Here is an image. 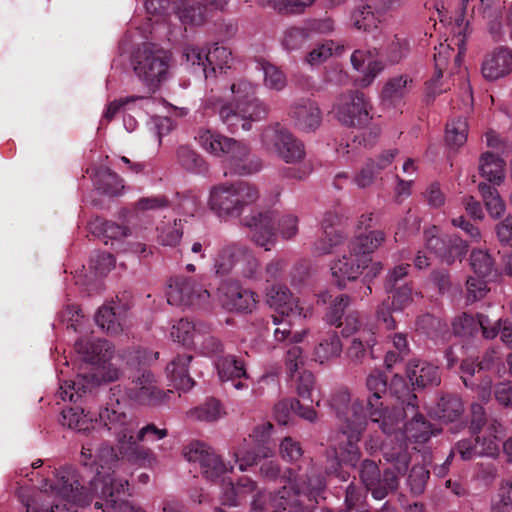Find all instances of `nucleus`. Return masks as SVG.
I'll return each instance as SVG.
<instances>
[{
    "label": "nucleus",
    "instance_id": "9d476101",
    "mask_svg": "<svg viewBox=\"0 0 512 512\" xmlns=\"http://www.w3.org/2000/svg\"><path fill=\"white\" fill-rule=\"evenodd\" d=\"M197 139L208 153L218 157L226 156L230 168L236 174H251L261 167L259 160L249 158V149L241 142L208 129L201 130Z\"/></svg>",
    "mask_w": 512,
    "mask_h": 512
},
{
    "label": "nucleus",
    "instance_id": "de8ad7c7",
    "mask_svg": "<svg viewBox=\"0 0 512 512\" xmlns=\"http://www.w3.org/2000/svg\"><path fill=\"white\" fill-rule=\"evenodd\" d=\"M479 191L490 216L493 218L502 216L505 211V204L498 191L485 183L479 184Z\"/></svg>",
    "mask_w": 512,
    "mask_h": 512
},
{
    "label": "nucleus",
    "instance_id": "13d9d810",
    "mask_svg": "<svg viewBox=\"0 0 512 512\" xmlns=\"http://www.w3.org/2000/svg\"><path fill=\"white\" fill-rule=\"evenodd\" d=\"M181 238L182 228L177 220L159 228L158 239L162 245L175 246L180 242Z\"/></svg>",
    "mask_w": 512,
    "mask_h": 512
},
{
    "label": "nucleus",
    "instance_id": "49530a36",
    "mask_svg": "<svg viewBox=\"0 0 512 512\" xmlns=\"http://www.w3.org/2000/svg\"><path fill=\"white\" fill-rule=\"evenodd\" d=\"M216 368L221 381H229L245 376L243 363L234 356H224L217 360Z\"/></svg>",
    "mask_w": 512,
    "mask_h": 512
},
{
    "label": "nucleus",
    "instance_id": "aec40b11",
    "mask_svg": "<svg viewBox=\"0 0 512 512\" xmlns=\"http://www.w3.org/2000/svg\"><path fill=\"white\" fill-rule=\"evenodd\" d=\"M371 258L365 255L360 256L354 252L349 246L341 257L333 261L331 264L332 277L340 288H345L348 282L355 281L362 274L364 269L368 267Z\"/></svg>",
    "mask_w": 512,
    "mask_h": 512
},
{
    "label": "nucleus",
    "instance_id": "2eb2a0df",
    "mask_svg": "<svg viewBox=\"0 0 512 512\" xmlns=\"http://www.w3.org/2000/svg\"><path fill=\"white\" fill-rule=\"evenodd\" d=\"M261 142L266 151L286 163H298L306 154L303 143L278 125L267 127L261 135Z\"/></svg>",
    "mask_w": 512,
    "mask_h": 512
},
{
    "label": "nucleus",
    "instance_id": "58836bf2",
    "mask_svg": "<svg viewBox=\"0 0 512 512\" xmlns=\"http://www.w3.org/2000/svg\"><path fill=\"white\" fill-rule=\"evenodd\" d=\"M385 13L382 7L376 2L374 8L364 5L355 10L352 14L353 26L359 30L368 31L376 28L380 17Z\"/></svg>",
    "mask_w": 512,
    "mask_h": 512
},
{
    "label": "nucleus",
    "instance_id": "864d4df0",
    "mask_svg": "<svg viewBox=\"0 0 512 512\" xmlns=\"http://www.w3.org/2000/svg\"><path fill=\"white\" fill-rule=\"evenodd\" d=\"M437 416L446 422L456 420L463 412V404L460 399L456 397L442 398L438 403Z\"/></svg>",
    "mask_w": 512,
    "mask_h": 512
},
{
    "label": "nucleus",
    "instance_id": "052dcab7",
    "mask_svg": "<svg viewBox=\"0 0 512 512\" xmlns=\"http://www.w3.org/2000/svg\"><path fill=\"white\" fill-rule=\"evenodd\" d=\"M484 279L485 278L478 275L468 278L466 284L468 301L475 302L482 299L487 294L489 289Z\"/></svg>",
    "mask_w": 512,
    "mask_h": 512
},
{
    "label": "nucleus",
    "instance_id": "7ed1b4c3",
    "mask_svg": "<svg viewBox=\"0 0 512 512\" xmlns=\"http://www.w3.org/2000/svg\"><path fill=\"white\" fill-rule=\"evenodd\" d=\"M258 189L248 182L221 184L209 193L208 206L219 217H241L244 226L250 229L252 241L269 251L276 243L275 217L271 211H246L258 201Z\"/></svg>",
    "mask_w": 512,
    "mask_h": 512
},
{
    "label": "nucleus",
    "instance_id": "f8f14e48",
    "mask_svg": "<svg viewBox=\"0 0 512 512\" xmlns=\"http://www.w3.org/2000/svg\"><path fill=\"white\" fill-rule=\"evenodd\" d=\"M100 420L107 430L116 438L117 448L123 457L129 459L145 458L147 452L140 451L133 433L135 424L122 410L120 401H111L100 413Z\"/></svg>",
    "mask_w": 512,
    "mask_h": 512
},
{
    "label": "nucleus",
    "instance_id": "c85d7f7f",
    "mask_svg": "<svg viewBox=\"0 0 512 512\" xmlns=\"http://www.w3.org/2000/svg\"><path fill=\"white\" fill-rule=\"evenodd\" d=\"M190 355H178L166 367V375L171 385L180 391H188L194 386V381L188 372Z\"/></svg>",
    "mask_w": 512,
    "mask_h": 512
},
{
    "label": "nucleus",
    "instance_id": "b1692460",
    "mask_svg": "<svg viewBox=\"0 0 512 512\" xmlns=\"http://www.w3.org/2000/svg\"><path fill=\"white\" fill-rule=\"evenodd\" d=\"M116 399L119 401V398L116 397V392L114 391L109 402L100 411L104 410L107 406H109L111 401L115 403ZM61 423L63 426H66L70 429L82 433H89L95 430V428L99 425H102L104 428L107 429L104 423L100 420V414H98V418H94L89 413H86L84 409L79 407L64 409L62 411Z\"/></svg>",
    "mask_w": 512,
    "mask_h": 512
},
{
    "label": "nucleus",
    "instance_id": "f03ea898",
    "mask_svg": "<svg viewBox=\"0 0 512 512\" xmlns=\"http://www.w3.org/2000/svg\"><path fill=\"white\" fill-rule=\"evenodd\" d=\"M283 482L282 490L272 496L257 491L252 479L242 477L236 485L232 482L224 484L220 500L224 505L236 506L248 496H253L251 512H309L313 506L311 502H318L325 487L323 478L314 470L308 475V484L291 473Z\"/></svg>",
    "mask_w": 512,
    "mask_h": 512
},
{
    "label": "nucleus",
    "instance_id": "f257e3e1",
    "mask_svg": "<svg viewBox=\"0 0 512 512\" xmlns=\"http://www.w3.org/2000/svg\"><path fill=\"white\" fill-rule=\"evenodd\" d=\"M97 474L90 482L89 493L79 492V480L71 468L60 470L56 479L46 481L42 489L25 503L27 512H76V506L89 505L95 500V508L103 512H143L140 507L124 501L128 481L118 472V459L113 448L103 447L94 460Z\"/></svg>",
    "mask_w": 512,
    "mask_h": 512
},
{
    "label": "nucleus",
    "instance_id": "ddd939ff",
    "mask_svg": "<svg viewBox=\"0 0 512 512\" xmlns=\"http://www.w3.org/2000/svg\"><path fill=\"white\" fill-rule=\"evenodd\" d=\"M172 56L165 50L139 53L134 71L150 90L155 91L171 75Z\"/></svg>",
    "mask_w": 512,
    "mask_h": 512
},
{
    "label": "nucleus",
    "instance_id": "6e6552de",
    "mask_svg": "<svg viewBox=\"0 0 512 512\" xmlns=\"http://www.w3.org/2000/svg\"><path fill=\"white\" fill-rule=\"evenodd\" d=\"M347 304L348 298L341 296L326 317L330 324L343 326V336L351 337L347 356L352 363L359 364L368 354L373 353V347L376 344V333L372 325L363 322L356 313L348 314L344 322H339L341 319L340 312Z\"/></svg>",
    "mask_w": 512,
    "mask_h": 512
},
{
    "label": "nucleus",
    "instance_id": "6ab92c4d",
    "mask_svg": "<svg viewBox=\"0 0 512 512\" xmlns=\"http://www.w3.org/2000/svg\"><path fill=\"white\" fill-rule=\"evenodd\" d=\"M173 392L171 390H160L154 375L147 371H139L127 388L125 395L127 399L137 405L158 406L166 404Z\"/></svg>",
    "mask_w": 512,
    "mask_h": 512
},
{
    "label": "nucleus",
    "instance_id": "393cba45",
    "mask_svg": "<svg viewBox=\"0 0 512 512\" xmlns=\"http://www.w3.org/2000/svg\"><path fill=\"white\" fill-rule=\"evenodd\" d=\"M398 410L402 412V409ZM405 415L412 416V421L406 424L404 430L402 431L401 423L403 420V413H401V419L399 421L398 426L394 425V430H392V432H390L389 434H397L398 432H400L401 436L408 441L420 443L427 441L430 438L432 431L430 429L429 424L423 420V417L417 414L415 405L411 401H409L407 404Z\"/></svg>",
    "mask_w": 512,
    "mask_h": 512
},
{
    "label": "nucleus",
    "instance_id": "423d86ee",
    "mask_svg": "<svg viewBox=\"0 0 512 512\" xmlns=\"http://www.w3.org/2000/svg\"><path fill=\"white\" fill-rule=\"evenodd\" d=\"M75 349L95 367L90 378L79 375L77 381H66L60 386L59 394L63 401L76 402L86 390L115 381L120 376L117 363L112 362V346L106 340L80 339L75 343Z\"/></svg>",
    "mask_w": 512,
    "mask_h": 512
},
{
    "label": "nucleus",
    "instance_id": "f3484780",
    "mask_svg": "<svg viewBox=\"0 0 512 512\" xmlns=\"http://www.w3.org/2000/svg\"><path fill=\"white\" fill-rule=\"evenodd\" d=\"M272 425L263 423L257 426L249 439H244L233 451L235 462L241 471L257 464L261 458L272 456V449L266 445V439L270 435Z\"/></svg>",
    "mask_w": 512,
    "mask_h": 512
},
{
    "label": "nucleus",
    "instance_id": "a211bd4d",
    "mask_svg": "<svg viewBox=\"0 0 512 512\" xmlns=\"http://www.w3.org/2000/svg\"><path fill=\"white\" fill-rule=\"evenodd\" d=\"M237 268L245 277H253L258 269V261L249 248L241 244L223 247L214 260L218 275H226Z\"/></svg>",
    "mask_w": 512,
    "mask_h": 512
},
{
    "label": "nucleus",
    "instance_id": "2f4dec72",
    "mask_svg": "<svg viewBox=\"0 0 512 512\" xmlns=\"http://www.w3.org/2000/svg\"><path fill=\"white\" fill-rule=\"evenodd\" d=\"M407 376L412 385L426 387L429 385H438L440 376L438 368L430 363L413 360L407 367Z\"/></svg>",
    "mask_w": 512,
    "mask_h": 512
},
{
    "label": "nucleus",
    "instance_id": "5fc2aeb1",
    "mask_svg": "<svg viewBox=\"0 0 512 512\" xmlns=\"http://www.w3.org/2000/svg\"><path fill=\"white\" fill-rule=\"evenodd\" d=\"M470 264L475 275L486 278L493 271V260L485 250H473L470 256Z\"/></svg>",
    "mask_w": 512,
    "mask_h": 512
},
{
    "label": "nucleus",
    "instance_id": "4c0bfd02",
    "mask_svg": "<svg viewBox=\"0 0 512 512\" xmlns=\"http://www.w3.org/2000/svg\"><path fill=\"white\" fill-rule=\"evenodd\" d=\"M290 412L310 422L317 419V413L313 408L303 407L299 401L295 399L283 400L275 406V417L281 424L287 423Z\"/></svg>",
    "mask_w": 512,
    "mask_h": 512
},
{
    "label": "nucleus",
    "instance_id": "412c9836",
    "mask_svg": "<svg viewBox=\"0 0 512 512\" xmlns=\"http://www.w3.org/2000/svg\"><path fill=\"white\" fill-rule=\"evenodd\" d=\"M372 224V216L362 215L357 224L355 237L348 246L360 256L371 258L370 254L378 249L385 241V234L380 230H369Z\"/></svg>",
    "mask_w": 512,
    "mask_h": 512
},
{
    "label": "nucleus",
    "instance_id": "a878e982",
    "mask_svg": "<svg viewBox=\"0 0 512 512\" xmlns=\"http://www.w3.org/2000/svg\"><path fill=\"white\" fill-rule=\"evenodd\" d=\"M482 75L490 81L505 77L512 71V50L499 47L486 56L482 64Z\"/></svg>",
    "mask_w": 512,
    "mask_h": 512
},
{
    "label": "nucleus",
    "instance_id": "0e129e2a",
    "mask_svg": "<svg viewBox=\"0 0 512 512\" xmlns=\"http://www.w3.org/2000/svg\"><path fill=\"white\" fill-rule=\"evenodd\" d=\"M281 457L290 462L297 461L302 456V448L298 442L290 437H286L280 443Z\"/></svg>",
    "mask_w": 512,
    "mask_h": 512
},
{
    "label": "nucleus",
    "instance_id": "c03bdc74",
    "mask_svg": "<svg viewBox=\"0 0 512 512\" xmlns=\"http://www.w3.org/2000/svg\"><path fill=\"white\" fill-rule=\"evenodd\" d=\"M187 415L194 420L213 422L222 418L225 415V411L217 400L211 399L189 410Z\"/></svg>",
    "mask_w": 512,
    "mask_h": 512
},
{
    "label": "nucleus",
    "instance_id": "4d7b16f0",
    "mask_svg": "<svg viewBox=\"0 0 512 512\" xmlns=\"http://www.w3.org/2000/svg\"><path fill=\"white\" fill-rule=\"evenodd\" d=\"M310 38L306 27H291L285 30L282 37V45L288 51L301 48Z\"/></svg>",
    "mask_w": 512,
    "mask_h": 512
},
{
    "label": "nucleus",
    "instance_id": "680f3d73",
    "mask_svg": "<svg viewBox=\"0 0 512 512\" xmlns=\"http://www.w3.org/2000/svg\"><path fill=\"white\" fill-rule=\"evenodd\" d=\"M408 52V42L398 37H394L386 48V55L390 63H398Z\"/></svg>",
    "mask_w": 512,
    "mask_h": 512
},
{
    "label": "nucleus",
    "instance_id": "5701e85b",
    "mask_svg": "<svg viewBox=\"0 0 512 512\" xmlns=\"http://www.w3.org/2000/svg\"><path fill=\"white\" fill-rule=\"evenodd\" d=\"M218 295L223 306L230 310L251 311L256 305L255 294L235 282L221 284Z\"/></svg>",
    "mask_w": 512,
    "mask_h": 512
},
{
    "label": "nucleus",
    "instance_id": "473e14b6",
    "mask_svg": "<svg viewBox=\"0 0 512 512\" xmlns=\"http://www.w3.org/2000/svg\"><path fill=\"white\" fill-rule=\"evenodd\" d=\"M436 227H433L425 232L426 248L446 258L450 262L452 258H461L467 251V245L463 241L456 239L455 243L445 251V242L437 235Z\"/></svg>",
    "mask_w": 512,
    "mask_h": 512
},
{
    "label": "nucleus",
    "instance_id": "20e7f679",
    "mask_svg": "<svg viewBox=\"0 0 512 512\" xmlns=\"http://www.w3.org/2000/svg\"><path fill=\"white\" fill-rule=\"evenodd\" d=\"M258 85L246 78L235 79L222 90V95L211 105L220 120L231 132L239 129L249 131L252 124L264 119L268 107L256 97Z\"/></svg>",
    "mask_w": 512,
    "mask_h": 512
},
{
    "label": "nucleus",
    "instance_id": "3c124183",
    "mask_svg": "<svg viewBox=\"0 0 512 512\" xmlns=\"http://www.w3.org/2000/svg\"><path fill=\"white\" fill-rule=\"evenodd\" d=\"M97 325L108 333L116 334L122 331L121 323L116 319V313L109 305L99 308L95 315Z\"/></svg>",
    "mask_w": 512,
    "mask_h": 512
},
{
    "label": "nucleus",
    "instance_id": "e433bc0d",
    "mask_svg": "<svg viewBox=\"0 0 512 512\" xmlns=\"http://www.w3.org/2000/svg\"><path fill=\"white\" fill-rule=\"evenodd\" d=\"M342 352V344L335 331L328 332L314 349V360L320 364L338 357Z\"/></svg>",
    "mask_w": 512,
    "mask_h": 512
},
{
    "label": "nucleus",
    "instance_id": "37998d69",
    "mask_svg": "<svg viewBox=\"0 0 512 512\" xmlns=\"http://www.w3.org/2000/svg\"><path fill=\"white\" fill-rule=\"evenodd\" d=\"M483 17L488 20V29L494 38H501L504 34L502 22L498 19L499 7L497 0H481L478 7Z\"/></svg>",
    "mask_w": 512,
    "mask_h": 512
},
{
    "label": "nucleus",
    "instance_id": "8fccbe9b",
    "mask_svg": "<svg viewBox=\"0 0 512 512\" xmlns=\"http://www.w3.org/2000/svg\"><path fill=\"white\" fill-rule=\"evenodd\" d=\"M177 159L179 164L188 171L201 173L206 170L204 160L187 146H181L177 150Z\"/></svg>",
    "mask_w": 512,
    "mask_h": 512
},
{
    "label": "nucleus",
    "instance_id": "cd10ccee",
    "mask_svg": "<svg viewBox=\"0 0 512 512\" xmlns=\"http://www.w3.org/2000/svg\"><path fill=\"white\" fill-rule=\"evenodd\" d=\"M351 63L355 70L361 73L360 83L368 86L383 70V64L378 60L376 53L366 50H356L351 55Z\"/></svg>",
    "mask_w": 512,
    "mask_h": 512
},
{
    "label": "nucleus",
    "instance_id": "ea45409f",
    "mask_svg": "<svg viewBox=\"0 0 512 512\" xmlns=\"http://www.w3.org/2000/svg\"><path fill=\"white\" fill-rule=\"evenodd\" d=\"M503 433V426L497 421L492 422L483 432L482 439L479 438L480 449L477 451L479 456H497L499 453L500 437Z\"/></svg>",
    "mask_w": 512,
    "mask_h": 512
},
{
    "label": "nucleus",
    "instance_id": "4468645a",
    "mask_svg": "<svg viewBox=\"0 0 512 512\" xmlns=\"http://www.w3.org/2000/svg\"><path fill=\"white\" fill-rule=\"evenodd\" d=\"M183 456L188 462L199 463L202 475L210 481H219L223 490L233 466L224 463L210 446L199 441L191 442L183 449Z\"/></svg>",
    "mask_w": 512,
    "mask_h": 512
},
{
    "label": "nucleus",
    "instance_id": "338daca9",
    "mask_svg": "<svg viewBox=\"0 0 512 512\" xmlns=\"http://www.w3.org/2000/svg\"><path fill=\"white\" fill-rule=\"evenodd\" d=\"M314 376L311 372L304 371L300 374L297 384V391L299 396L304 399L314 401Z\"/></svg>",
    "mask_w": 512,
    "mask_h": 512
},
{
    "label": "nucleus",
    "instance_id": "7c9ffc66",
    "mask_svg": "<svg viewBox=\"0 0 512 512\" xmlns=\"http://www.w3.org/2000/svg\"><path fill=\"white\" fill-rule=\"evenodd\" d=\"M490 321L484 315H478L477 319L468 314H463L453 322V331L458 335H473L479 329L482 330L485 338H494L497 332L494 328H489Z\"/></svg>",
    "mask_w": 512,
    "mask_h": 512
},
{
    "label": "nucleus",
    "instance_id": "1a4fd4ad",
    "mask_svg": "<svg viewBox=\"0 0 512 512\" xmlns=\"http://www.w3.org/2000/svg\"><path fill=\"white\" fill-rule=\"evenodd\" d=\"M267 302L283 319L273 318V322L278 327L274 330V336L277 341L290 339L293 343H299L307 335L306 330L291 334V320L307 318L312 314V307L293 297L288 288L283 286H273L267 293Z\"/></svg>",
    "mask_w": 512,
    "mask_h": 512
},
{
    "label": "nucleus",
    "instance_id": "9b49d317",
    "mask_svg": "<svg viewBox=\"0 0 512 512\" xmlns=\"http://www.w3.org/2000/svg\"><path fill=\"white\" fill-rule=\"evenodd\" d=\"M384 456L392 467L385 470L382 479L379 478V469L374 461L365 460L360 471L363 484L377 500L383 499L398 487V477L406 472L409 463L408 453L401 448L397 451L386 450Z\"/></svg>",
    "mask_w": 512,
    "mask_h": 512
},
{
    "label": "nucleus",
    "instance_id": "774afa93",
    "mask_svg": "<svg viewBox=\"0 0 512 512\" xmlns=\"http://www.w3.org/2000/svg\"><path fill=\"white\" fill-rule=\"evenodd\" d=\"M304 364L303 351L299 346L293 345L287 350L286 366L293 376Z\"/></svg>",
    "mask_w": 512,
    "mask_h": 512
},
{
    "label": "nucleus",
    "instance_id": "09e8293b",
    "mask_svg": "<svg viewBox=\"0 0 512 512\" xmlns=\"http://www.w3.org/2000/svg\"><path fill=\"white\" fill-rule=\"evenodd\" d=\"M175 13L183 24L198 25L203 21L200 7L192 5L187 0H173Z\"/></svg>",
    "mask_w": 512,
    "mask_h": 512
},
{
    "label": "nucleus",
    "instance_id": "a19ab883",
    "mask_svg": "<svg viewBox=\"0 0 512 512\" xmlns=\"http://www.w3.org/2000/svg\"><path fill=\"white\" fill-rule=\"evenodd\" d=\"M170 336L173 341L184 346L196 345L202 338L200 330L186 319H180L172 325Z\"/></svg>",
    "mask_w": 512,
    "mask_h": 512
},
{
    "label": "nucleus",
    "instance_id": "bb28decb",
    "mask_svg": "<svg viewBox=\"0 0 512 512\" xmlns=\"http://www.w3.org/2000/svg\"><path fill=\"white\" fill-rule=\"evenodd\" d=\"M290 117L300 130L313 131L321 124V112L318 105L310 100L296 103L290 111Z\"/></svg>",
    "mask_w": 512,
    "mask_h": 512
},
{
    "label": "nucleus",
    "instance_id": "72a5a7b5",
    "mask_svg": "<svg viewBox=\"0 0 512 512\" xmlns=\"http://www.w3.org/2000/svg\"><path fill=\"white\" fill-rule=\"evenodd\" d=\"M505 161L493 153H483L479 160V173L487 181L500 185L505 178Z\"/></svg>",
    "mask_w": 512,
    "mask_h": 512
},
{
    "label": "nucleus",
    "instance_id": "bf43d9fd",
    "mask_svg": "<svg viewBox=\"0 0 512 512\" xmlns=\"http://www.w3.org/2000/svg\"><path fill=\"white\" fill-rule=\"evenodd\" d=\"M411 82L407 77L399 76L390 80L383 89L382 96L389 101H395L403 97L407 91V85Z\"/></svg>",
    "mask_w": 512,
    "mask_h": 512
},
{
    "label": "nucleus",
    "instance_id": "e2e57ef3",
    "mask_svg": "<svg viewBox=\"0 0 512 512\" xmlns=\"http://www.w3.org/2000/svg\"><path fill=\"white\" fill-rule=\"evenodd\" d=\"M429 478V472L424 466H414L408 477V484L411 491L414 494H420L423 492L427 479Z\"/></svg>",
    "mask_w": 512,
    "mask_h": 512
},
{
    "label": "nucleus",
    "instance_id": "4be33fe9",
    "mask_svg": "<svg viewBox=\"0 0 512 512\" xmlns=\"http://www.w3.org/2000/svg\"><path fill=\"white\" fill-rule=\"evenodd\" d=\"M209 298V293L202 286L187 278H177L170 283L167 301L170 304L194 305Z\"/></svg>",
    "mask_w": 512,
    "mask_h": 512
},
{
    "label": "nucleus",
    "instance_id": "603ef678",
    "mask_svg": "<svg viewBox=\"0 0 512 512\" xmlns=\"http://www.w3.org/2000/svg\"><path fill=\"white\" fill-rule=\"evenodd\" d=\"M261 69L264 74V84L267 88L275 91L283 90L287 85L285 74L275 65L263 62Z\"/></svg>",
    "mask_w": 512,
    "mask_h": 512
},
{
    "label": "nucleus",
    "instance_id": "c756f323",
    "mask_svg": "<svg viewBox=\"0 0 512 512\" xmlns=\"http://www.w3.org/2000/svg\"><path fill=\"white\" fill-rule=\"evenodd\" d=\"M336 221L337 217L332 214L326 215L322 220V232L313 244V252L315 254H329L342 241L341 234L334 228Z\"/></svg>",
    "mask_w": 512,
    "mask_h": 512
},
{
    "label": "nucleus",
    "instance_id": "0eeeda50",
    "mask_svg": "<svg viewBox=\"0 0 512 512\" xmlns=\"http://www.w3.org/2000/svg\"><path fill=\"white\" fill-rule=\"evenodd\" d=\"M332 113L342 124L362 130L354 137V142L364 147L375 143L380 134V127L371 121L370 105L362 93L349 92L340 95L332 108Z\"/></svg>",
    "mask_w": 512,
    "mask_h": 512
},
{
    "label": "nucleus",
    "instance_id": "a18cd8bd",
    "mask_svg": "<svg viewBox=\"0 0 512 512\" xmlns=\"http://www.w3.org/2000/svg\"><path fill=\"white\" fill-rule=\"evenodd\" d=\"M98 188L109 195H118L124 188L123 180L109 168L93 172Z\"/></svg>",
    "mask_w": 512,
    "mask_h": 512
},
{
    "label": "nucleus",
    "instance_id": "dca6fc26",
    "mask_svg": "<svg viewBox=\"0 0 512 512\" xmlns=\"http://www.w3.org/2000/svg\"><path fill=\"white\" fill-rule=\"evenodd\" d=\"M366 385L372 394L368 398V415L371 422L379 424L384 433L392 432L394 425L398 426L399 424L401 412L398 408L391 412L382 409V403L379 400L386 392L384 375L380 372L371 373L367 378Z\"/></svg>",
    "mask_w": 512,
    "mask_h": 512
},
{
    "label": "nucleus",
    "instance_id": "6e6d98bb",
    "mask_svg": "<svg viewBox=\"0 0 512 512\" xmlns=\"http://www.w3.org/2000/svg\"><path fill=\"white\" fill-rule=\"evenodd\" d=\"M339 49L333 41H326L317 45L305 57L304 62L312 67L319 66L327 61Z\"/></svg>",
    "mask_w": 512,
    "mask_h": 512
},
{
    "label": "nucleus",
    "instance_id": "39448f33",
    "mask_svg": "<svg viewBox=\"0 0 512 512\" xmlns=\"http://www.w3.org/2000/svg\"><path fill=\"white\" fill-rule=\"evenodd\" d=\"M331 406L336 411L341 422L338 447L335 448V459L327 466L328 474H335L341 481H347L349 475L341 470V463L355 466L359 461L360 451L357 443L366 425V418L360 412L358 400L352 401L347 390H339L331 400Z\"/></svg>",
    "mask_w": 512,
    "mask_h": 512
},
{
    "label": "nucleus",
    "instance_id": "f704fd0d",
    "mask_svg": "<svg viewBox=\"0 0 512 512\" xmlns=\"http://www.w3.org/2000/svg\"><path fill=\"white\" fill-rule=\"evenodd\" d=\"M207 56L206 79L214 77L217 71L224 72L230 69L233 63L232 52L217 43L207 48Z\"/></svg>",
    "mask_w": 512,
    "mask_h": 512
},
{
    "label": "nucleus",
    "instance_id": "69168bd1",
    "mask_svg": "<svg viewBox=\"0 0 512 512\" xmlns=\"http://www.w3.org/2000/svg\"><path fill=\"white\" fill-rule=\"evenodd\" d=\"M278 233L283 239H291L298 233V218L286 215L277 221Z\"/></svg>",
    "mask_w": 512,
    "mask_h": 512
},
{
    "label": "nucleus",
    "instance_id": "c9c22d12",
    "mask_svg": "<svg viewBox=\"0 0 512 512\" xmlns=\"http://www.w3.org/2000/svg\"><path fill=\"white\" fill-rule=\"evenodd\" d=\"M207 49L194 44H187L182 48L181 65L192 72H201L206 78Z\"/></svg>",
    "mask_w": 512,
    "mask_h": 512
},
{
    "label": "nucleus",
    "instance_id": "79ce46f5",
    "mask_svg": "<svg viewBox=\"0 0 512 512\" xmlns=\"http://www.w3.org/2000/svg\"><path fill=\"white\" fill-rule=\"evenodd\" d=\"M468 137V123L465 118L451 120L446 126L445 141L451 149L463 146Z\"/></svg>",
    "mask_w": 512,
    "mask_h": 512
}]
</instances>
